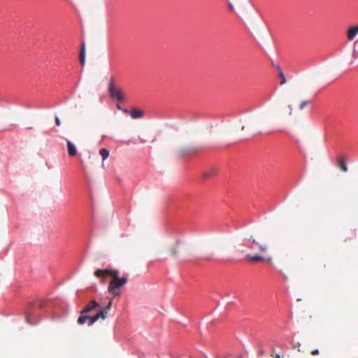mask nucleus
Here are the masks:
<instances>
[{
	"mask_svg": "<svg viewBox=\"0 0 358 358\" xmlns=\"http://www.w3.org/2000/svg\"><path fill=\"white\" fill-rule=\"evenodd\" d=\"M119 271L112 269H96L94 271V275L99 280L101 283H103L105 278L109 275L113 277L110 281L107 291H116L122 287L127 282L126 276L119 277Z\"/></svg>",
	"mask_w": 358,
	"mask_h": 358,
	"instance_id": "obj_1",
	"label": "nucleus"
},
{
	"mask_svg": "<svg viewBox=\"0 0 358 358\" xmlns=\"http://www.w3.org/2000/svg\"><path fill=\"white\" fill-rule=\"evenodd\" d=\"M108 91L112 100H115L117 102H122L124 101V95L123 92L115 86L112 80L108 84Z\"/></svg>",
	"mask_w": 358,
	"mask_h": 358,
	"instance_id": "obj_2",
	"label": "nucleus"
},
{
	"mask_svg": "<svg viewBox=\"0 0 358 358\" xmlns=\"http://www.w3.org/2000/svg\"><path fill=\"white\" fill-rule=\"evenodd\" d=\"M358 34V24L352 26L347 30V37L349 41H352Z\"/></svg>",
	"mask_w": 358,
	"mask_h": 358,
	"instance_id": "obj_3",
	"label": "nucleus"
},
{
	"mask_svg": "<svg viewBox=\"0 0 358 358\" xmlns=\"http://www.w3.org/2000/svg\"><path fill=\"white\" fill-rule=\"evenodd\" d=\"M67 152L69 156L74 157L77 155L78 150L76 145L71 141H66Z\"/></svg>",
	"mask_w": 358,
	"mask_h": 358,
	"instance_id": "obj_4",
	"label": "nucleus"
},
{
	"mask_svg": "<svg viewBox=\"0 0 358 358\" xmlns=\"http://www.w3.org/2000/svg\"><path fill=\"white\" fill-rule=\"evenodd\" d=\"M79 57H80V64H81L82 67H83L85 66V59H86V47H85V41H83L81 43Z\"/></svg>",
	"mask_w": 358,
	"mask_h": 358,
	"instance_id": "obj_5",
	"label": "nucleus"
},
{
	"mask_svg": "<svg viewBox=\"0 0 358 358\" xmlns=\"http://www.w3.org/2000/svg\"><path fill=\"white\" fill-rule=\"evenodd\" d=\"M108 315L107 310H101L100 313L96 314L95 315L91 317L90 322H89V326L92 325L96 321H97L99 318L105 319Z\"/></svg>",
	"mask_w": 358,
	"mask_h": 358,
	"instance_id": "obj_6",
	"label": "nucleus"
},
{
	"mask_svg": "<svg viewBox=\"0 0 358 358\" xmlns=\"http://www.w3.org/2000/svg\"><path fill=\"white\" fill-rule=\"evenodd\" d=\"M130 112L131 117L134 120L141 119L145 116L144 111L141 109L132 108Z\"/></svg>",
	"mask_w": 358,
	"mask_h": 358,
	"instance_id": "obj_7",
	"label": "nucleus"
},
{
	"mask_svg": "<svg viewBox=\"0 0 358 358\" xmlns=\"http://www.w3.org/2000/svg\"><path fill=\"white\" fill-rule=\"evenodd\" d=\"M245 259L249 260V261H251V262H262L264 260V257L262 255H251V254H248L246 255L245 256Z\"/></svg>",
	"mask_w": 358,
	"mask_h": 358,
	"instance_id": "obj_8",
	"label": "nucleus"
},
{
	"mask_svg": "<svg viewBox=\"0 0 358 358\" xmlns=\"http://www.w3.org/2000/svg\"><path fill=\"white\" fill-rule=\"evenodd\" d=\"M98 306V303L95 301H92L90 303L87 305L82 310V313H88Z\"/></svg>",
	"mask_w": 358,
	"mask_h": 358,
	"instance_id": "obj_9",
	"label": "nucleus"
},
{
	"mask_svg": "<svg viewBox=\"0 0 358 358\" xmlns=\"http://www.w3.org/2000/svg\"><path fill=\"white\" fill-rule=\"evenodd\" d=\"M99 155L101 156L102 160L104 161L109 157L110 152L108 149L103 148L99 150Z\"/></svg>",
	"mask_w": 358,
	"mask_h": 358,
	"instance_id": "obj_10",
	"label": "nucleus"
},
{
	"mask_svg": "<svg viewBox=\"0 0 358 358\" xmlns=\"http://www.w3.org/2000/svg\"><path fill=\"white\" fill-rule=\"evenodd\" d=\"M90 319H91V317H89V316H87V315H80L78 319V323L79 324H85L87 321L89 322H90Z\"/></svg>",
	"mask_w": 358,
	"mask_h": 358,
	"instance_id": "obj_11",
	"label": "nucleus"
},
{
	"mask_svg": "<svg viewBox=\"0 0 358 358\" xmlns=\"http://www.w3.org/2000/svg\"><path fill=\"white\" fill-rule=\"evenodd\" d=\"M352 57L355 59L358 57V39L353 44Z\"/></svg>",
	"mask_w": 358,
	"mask_h": 358,
	"instance_id": "obj_12",
	"label": "nucleus"
},
{
	"mask_svg": "<svg viewBox=\"0 0 358 358\" xmlns=\"http://www.w3.org/2000/svg\"><path fill=\"white\" fill-rule=\"evenodd\" d=\"M338 164L343 171L346 172L348 171L347 164L343 158L338 159Z\"/></svg>",
	"mask_w": 358,
	"mask_h": 358,
	"instance_id": "obj_13",
	"label": "nucleus"
},
{
	"mask_svg": "<svg viewBox=\"0 0 358 358\" xmlns=\"http://www.w3.org/2000/svg\"><path fill=\"white\" fill-rule=\"evenodd\" d=\"M278 76L280 79V85H282L285 84L287 80H286V78H285L283 70H280V71L279 70Z\"/></svg>",
	"mask_w": 358,
	"mask_h": 358,
	"instance_id": "obj_14",
	"label": "nucleus"
},
{
	"mask_svg": "<svg viewBox=\"0 0 358 358\" xmlns=\"http://www.w3.org/2000/svg\"><path fill=\"white\" fill-rule=\"evenodd\" d=\"M215 173V171L214 169L209 170L203 174V178H207L208 177H210L211 176L214 175Z\"/></svg>",
	"mask_w": 358,
	"mask_h": 358,
	"instance_id": "obj_15",
	"label": "nucleus"
},
{
	"mask_svg": "<svg viewBox=\"0 0 358 358\" xmlns=\"http://www.w3.org/2000/svg\"><path fill=\"white\" fill-rule=\"evenodd\" d=\"M190 152H191L190 150H185V149H184V150L180 151V156L185 157V156L187 155Z\"/></svg>",
	"mask_w": 358,
	"mask_h": 358,
	"instance_id": "obj_16",
	"label": "nucleus"
},
{
	"mask_svg": "<svg viewBox=\"0 0 358 358\" xmlns=\"http://www.w3.org/2000/svg\"><path fill=\"white\" fill-rule=\"evenodd\" d=\"M309 103H310V101L308 100L303 101L301 103L300 106H299L300 110H302L304 108V106H306Z\"/></svg>",
	"mask_w": 358,
	"mask_h": 358,
	"instance_id": "obj_17",
	"label": "nucleus"
},
{
	"mask_svg": "<svg viewBox=\"0 0 358 358\" xmlns=\"http://www.w3.org/2000/svg\"><path fill=\"white\" fill-rule=\"evenodd\" d=\"M55 124L57 126H60L61 125V120L59 118V117L57 115H55Z\"/></svg>",
	"mask_w": 358,
	"mask_h": 358,
	"instance_id": "obj_18",
	"label": "nucleus"
},
{
	"mask_svg": "<svg viewBox=\"0 0 358 358\" xmlns=\"http://www.w3.org/2000/svg\"><path fill=\"white\" fill-rule=\"evenodd\" d=\"M125 114H129L130 115V111L131 110L128 109V108H123L122 110H121Z\"/></svg>",
	"mask_w": 358,
	"mask_h": 358,
	"instance_id": "obj_19",
	"label": "nucleus"
},
{
	"mask_svg": "<svg viewBox=\"0 0 358 358\" xmlns=\"http://www.w3.org/2000/svg\"><path fill=\"white\" fill-rule=\"evenodd\" d=\"M232 355L231 354H227L224 356L219 357L218 358H231ZM237 358H241V357H237Z\"/></svg>",
	"mask_w": 358,
	"mask_h": 358,
	"instance_id": "obj_20",
	"label": "nucleus"
},
{
	"mask_svg": "<svg viewBox=\"0 0 358 358\" xmlns=\"http://www.w3.org/2000/svg\"><path fill=\"white\" fill-rule=\"evenodd\" d=\"M273 65L276 69V70L278 71V73H279V69H280V71L282 70V69L278 64H273Z\"/></svg>",
	"mask_w": 358,
	"mask_h": 358,
	"instance_id": "obj_21",
	"label": "nucleus"
},
{
	"mask_svg": "<svg viewBox=\"0 0 358 358\" xmlns=\"http://www.w3.org/2000/svg\"><path fill=\"white\" fill-rule=\"evenodd\" d=\"M319 354V350L317 349L313 350L311 351L312 355H317Z\"/></svg>",
	"mask_w": 358,
	"mask_h": 358,
	"instance_id": "obj_22",
	"label": "nucleus"
},
{
	"mask_svg": "<svg viewBox=\"0 0 358 358\" xmlns=\"http://www.w3.org/2000/svg\"><path fill=\"white\" fill-rule=\"evenodd\" d=\"M112 303H113V301H112V300L110 299V300L109 301V302H108V305H107V306H106V310H108V309H110V308H111Z\"/></svg>",
	"mask_w": 358,
	"mask_h": 358,
	"instance_id": "obj_23",
	"label": "nucleus"
},
{
	"mask_svg": "<svg viewBox=\"0 0 358 358\" xmlns=\"http://www.w3.org/2000/svg\"><path fill=\"white\" fill-rule=\"evenodd\" d=\"M248 241L252 242L253 243H255L256 245H259L258 242H257L255 238H253L252 237H250L248 239Z\"/></svg>",
	"mask_w": 358,
	"mask_h": 358,
	"instance_id": "obj_24",
	"label": "nucleus"
},
{
	"mask_svg": "<svg viewBox=\"0 0 358 358\" xmlns=\"http://www.w3.org/2000/svg\"><path fill=\"white\" fill-rule=\"evenodd\" d=\"M120 102H118V103L116 104V108H117V110H122V108H123V107H122V106H121V105H120Z\"/></svg>",
	"mask_w": 358,
	"mask_h": 358,
	"instance_id": "obj_25",
	"label": "nucleus"
},
{
	"mask_svg": "<svg viewBox=\"0 0 358 358\" xmlns=\"http://www.w3.org/2000/svg\"><path fill=\"white\" fill-rule=\"evenodd\" d=\"M228 6H229V8L230 10H231V11L234 10V6H233V4L231 3H229Z\"/></svg>",
	"mask_w": 358,
	"mask_h": 358,
	"instance_id": "obj_26",
	"label": "nucleus"
},
{
	"mask_svg": "<svg viewBox=\"0 0 358 358\" xmlns=\"http://www.w3.org/2000/svg\"><path fill=\"white\" fill-rule=\"evenodd\" d=\"M266 249V247L265 245H259V250L261 251H265Z\"/></svg>",
	"mask_w": 358,
	"mask_h": 358,
	"instance_id": "obj_27",
	"label": "nucleus"
},
{
	"mask_svg": "<svg viewBox=\"0 0 358 358\" xmlns=\"http://www.w3.org/2000/svg\"><path fill=\"white\" fill-rule=\"evenodd\" d=\"M27 321L28 323L31 324V322L29 321V318L28 316L27 317Z\"/></svg>",
	"mask_w": 358,
	"mask_h": 358,
	"instance_id": "obj_28",
	"label": "nucleus"
},
{
	"mask_svg": "<svg viewBox=\"0 0 358 358\" xmlns=\"http://www.w3.org/2000/svg\"><path fill=\"white\" fill-rule=\"evenodd\" d=\"M172 252H173V254H176L177 252H176V250L175 249H173V250H172Z\"/></svg>",
	"mask_w": 358,
	"mask_h": 358,
	"instance_id": "obj_29",
	"label": "nucleus"
},
{
	"mask_svg": "<svg viewBox=\"0 0 358 358\" xmlns=\"http://www.w3.org/2000/svg\"><path fill=\"white\" fill-rule=\"evenodd\" d=\"M180 243V240H178V241H176V243H177V244H179Z\"/></svg>",
	"mask_w": 358,
	"mask_h": 358,
	"instance_id": "obj_30",
	"label": "nucleus"
},
{
	"mask_svg": "<svg viewBox=\"0 0 358 358\" xmlns=\"http://www.w3.org/2000/svg\"><path fill=\"white\" fill-rule=\"evenodd\" d=\"M119 293L120 292H115V295H117V296L119 295Z\"/></svg>",
	"mask_w": 358,
	"mask_h": 358,
	"instance_id": "obj_31",
	"label": "nucleus"
},
{
	"mask_svg": "<svg viewBox=\"0 0 358 358\" xmlns=\"http://www.w3.org/2000/svg\"><path fill=\"white\" fill-rule=\"evenodd\" d=\"M248 248H251V249H253V247L252 246H248Z\"/></svg>",
	"mask_w": 358,
	"mask_h": 358,
	"instance_id": "obj_32",
	"label": "nucleus"
},
{
	"mask_svg": "<svg viewBox=\"0 0 358 358\" xmlns=\"http://www.w3.org/2000/svg\"><path fill=\"white\" fill-rule=\"evenodd\" d=\"M275 358H280L279 355H277V356L275 357Z\"/></svg>",
	"mask_w": 358,
	"mask_h": 358,
	"instance_id": "obj_33",
	"label": "nucleus"
},
{
	"mask_svg": "<svg viewBox=\"0 0 358 358\" xmlns=\"http://www.w3.org/2000/svg\"><path fill=\"white\" fill-rule=\"evenodd\" d=\"M0 106H3V105L2 103H0Z\"/></svg>",
	"mask_w": 358,
	"mask_h": 358,
	"instance_id": "obj_34",
	"label": "nucleus"
},
{
	"mask_svg": "<svg viewBox=\"0 0 358 358\" xmlns=\"http://www.w3.org/2000/svg\"><path fill=\"white\" fill-rule=\"evenodd\" d=\"M189 358H192V357H189Z\"/></svg>",
	"mask_w": 358,
	"mask_h": 358,
	"instance_id": "obj_35",
	"label": "nucleus"
}]
</instances>
